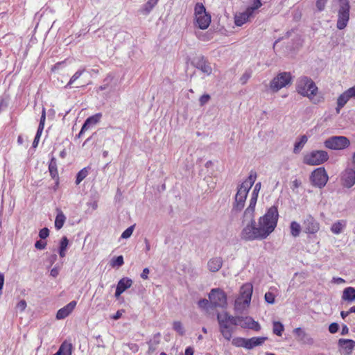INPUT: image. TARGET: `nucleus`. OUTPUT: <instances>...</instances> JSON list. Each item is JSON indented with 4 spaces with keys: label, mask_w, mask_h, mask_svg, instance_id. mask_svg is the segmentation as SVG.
Instances as JSON below:
<instances>
[{
    "label": "nucleus",
    "mask_w": 355,
    "mask_h": 355,
    "mask_svg": "<svg viewBox=\"0 0 355 355\" xmlns=\"http://www.w3.org/2000/svg\"><path fill=\"white\" fill-rule=\"evenodd\" d=\"M284 330V325L280 322L275 321L273 322L272 331L275 334L281 336Z\"/></svg>",
    "instance_id": "473e14b6"
},
{
    "label": "nucleus",
    "mask_w": 355,
    "mask_h": 355,
    "mask_svg": "<svg viewBox=\"0 0 355 355\" xmlns=\"http://www.w3.org/2000/svg\"><path fill=\"white\" fill-rule=\"evenodd\" d=\"M69 244V240L67 236H63L60 241V249L62 250H67Z\"/></svg>",
    "instance_id": "79ce46f5"
},
{
    "label": "nucleus",
    "mask_w": 355,
    "mask_h": 355,
    "mask_svg": "<svg viewBox=\"0 0 355 355\" xmlns=\"http://www.w3.org/2000/svg\"><path fill=\"white\" fill-rule=\"evenodd\" d=\"M17 309H19L20 311H23L25 310L26 307V302L24 300H21L19 301L17 304Z\"/></svg>",
    "instance_id": "09e8293b"
},
{
    "label": "nucleus",
    "mask_w": 355,
    "mask_h": 355,
    "mask_svg": "<svg viewBox=\"0 0 355 355\" xmlns=\"http://www.w3.org/2000/svg\"><path fill=\"white\" fill-rule=\"evenodd\" d=\"M84 71V69L77 71L70 78L69 81L68 82L65 87L67 88L68 87H71L73 84V83L81 76Z\"/></svg>",
    "instance_id": "e433bc0d"
},
{
    "label": "nucleus",
    "mask_w": 355,
    "mask_h": 355,
    "mask_svg": "<svg viewBox=\"0 0 355 355\" xmlns=\"http://www.w3.org/2000/svg\"><path fill=\"white\" fill-rule=\"evenodd\" d=\"M329 159L328 153L325 150H313L304 157V163L310 165H320Z\"/></svg>",
    "instance_id": "1a4fd4ad"
},
{
    "label": "nucleus",
    "mask_w": 355,
    "mask_h": 355,
    "mask_svg": "<svg viewBox=\"0 0 355 355\" xmlns=\"http://www.w3.org/2000/svg\"><path fill=\"white\" fill-rule=\"evenodd\" d=\"M77 304L76 301H71L64 307L59 309L56 313V318L62 320L67 318L75 309Z\"/></svg>",
    "instance_id": "6ab92c4d"
},
{
    "label": "nucleus",
    "mask_w": 355,
    "mask_h": 355,
    "mask_svg": "<svg viewBox=\"0 0 355 355\" xmlns=\"http://www.w3.org/2000/svg\"><path fill=\"white\" fill-rule=\"evenodd\" d=\"M342 299L345 301L352 302L355 300V288L347 287L343 292Z\"/></svg>",
    "instance_id": "393cba45"
},
{
    "label": "nucleus",
    "mask_w": 355,
    "mask_h": 355,
    "mask_svg": "<svg viewBox=\"0 0 355 355\" xmlns=\"http://www.w3.org/2000/svg\"><path fill=\"white\" fill-rule=\"evenodd\" d=\"M324 146L330 150H342L350 146V141L345 136H332L324 141Z\"/></svg>",
    "instance_id": "6e6552de"
},
{
    "label": "nucleus",
    "mask_w": 355,
    "mask_h": 355,
    "mask_svg": "<svg viewBox=\"0 0 355 355\" xmlns=\"http://www.w3.org/2000/svg\"><path fill=\"white\" fill-rule=\"evenodd\" d=\"M338 324L336 322L331 323L329 327V331L331 334H335L338 330Z\"/></svg>",
    "instance_id": "8fccbe9b"
},
{
    "label": "nucleus",
    "mask_w": 355,
    "mask_h": 355,
    "mask_svg": "<svg viewBox=\"0 0 355 355\" xmlns=\"http://www.w3.org/2000/svg\"><path fill=\"white\" fill-rule=\"evenodd\" d=\"M253 291L250 283L244 284L240 289L239 296L236 299L234 306L236 310L243 311L249 306Z\"/></svg>",
    "instance_id": "39448f33"
},
{
    "label": "nucleus",
    "mask_w": 355,
    "mask_h": 355,
    "mask_svg": "<svg viewBox=\"0 0 355 355\" xmlns=\"http://www.w3.org/2000/svg\"><path fill=\"white\" fill-rule=\"evenodd\" d=\"M134 227H135V226L132 225V226L129 227L128 228H127L122 233L121 237L122 239H128V238H129L132 234V232H133V230H134Z\"/></svg>",
    "instance_id": "ea45409f"
},
{
    "label": "nucleus",
    "mask_w": 355,
    "mask_h": 355,
    "mask_svg": "<svg viewBox=\"0 0 355 355\" xmlns=\"http://www.w3.org/2000/svg\"><path fill=\"white\" fill-rule=\"evenodd\" d=\"M132 285V280L128 277L121 279L116 286L115 297H119L125 290L130 288Z\"/></svg>",
    "instance_id": "a211bd4d"
},
{
    "label": "nucleus",
    "mask_w": 355,
    "mask_h": 355,
    "mask_svg": "<svg viewBox=\"0 0 355 355\" xmlns=\"http://www.w3.org/2000/svg\"><path fill=\"white\" fill-rule=\"evenodd\" d=\"M341 182L343 186L351 188L355 184V169L347 168L341 175Z\"/></svg>",
    "instance_id": "4468645a"
},
{
    "label": "nucleus",
    "mask_w": 355,
    "mask_h": 355,
    "mask_svg": "<svg viewBox=\"0 0 355 355\" xmlns=\"http://www.w3.org/2000/svg\"><path fill=\"white\" fill-rule=\"evenodd\" d=\"M72 344L67 341H64L60 346L58 351L53 355H72Z\"/></svg>",
    "instance_id": "4be33fe9"
},
{
    "label": "nucleus",
    "mask_w": 355,
    "mask_h": 355,
    "mask_svg": "<svg viewBox=\"0 0 355 355\" xmlns=\"http://www.w3.org/2000/svg\"><path fill=\"white\" fill-rule=\"evenodd\" d=\"M46 246V242L41 240L37 241L35 243V248L38 250H44Z\"/></svg>",
    "instance_id": "a18cd8bd"
},
{
    "label": "nucleus",
    "mask_w": 355,
    "mask_h": 355,
    "mask_svg": "<svg viewBox=\"0 0 355 355\" xmlns=\"http://www.w3.org/2000/svg\"><path fill=\"white\" fill-rule=\"evenodd\" d=\"M201 70L207 74H210L212 71L211 67L209 65L205 64L201 67Z\"/></svg>",
    "instance_id": "6e6d98bb"
},
{
    "label": "nucleus",
    "mask_w": 355,
    "mask_h": 355,
    "mask_svg": "<svg viewBox=\"0 0 355 355\" xmlns=\"http://www.w3.org/2000/svg\"><path fill=\"white\" fill-rule=\"evenodd\" d=\"M291 234L293 237H297L301 232V226L296 221H292L290 225Z\"/></svg>",
    "instance_id": "7c9ffc66"
},
{
    "label": "nucleus",
    "mask_w": 355,
    "mask_h": 355,
    "mask_svg": "<svg viewBox=\"0 0 355 355\" xmlns=\"http://www.w3.org/2000/svg\"><path fill=\"white\" fill-rule=\"evenodd\" d=\"M327 0H317L316 7L319 11H322L326 6Z\"/></svg>",
    "instance_id": "c03bdc74"
},
{
    "label": "nucleus",
    "mask_w": 355,
    "mask_h": 355,
    "mask_svg": "<svg viewBox=\"0 0 355 355\" xmlns=\"http://www.w3.org/2000/svg\"><path fill=\"white\" fill-rule=\"evenodd\" d=\"M49 236V230L47 227H44L42 230H40L39 232V236L42 239H45Z\"/></svg>",
    "instance_id": "37998d69"
},
{
    "label": "nucleus",
    "mask_w": 355,
    "mask_h": 355,
    "mask_svg": "<svg viewBox=\"0 0 355 355\" xmlns=\"http://www.w3.org/2000/svg\"><path fill=\"white\" fill-rule=\"evenodd\" d=\"M209 303V301L206 299H202V300H200L199 302H198V306L200 307V308H205Z\"/></svg>",
    "instance_id": "13d9d810"
},
{
    "label": "nucleus",
    "mask_w": 355,
    "mask_h": 355,
    "mask_svg": "<svg viewBox=\"0 0 355 355\" xmlns=\"http://www.w3.org/2000/svg\"><path fill=\"white\" fill-rule=\"evenodd\" d=\"M308 138L306 135H302L299 139V141H296L294 145L293 152L298 153L300 150L304 147L305 144L307 142Z\"/></svg>",
    "instance_id": "c756f323"
},
{
    "label": "nucleus",
    "mask_w": 355,
    "mask_h": 355,
    "mask_svg": "<svg viewBox=\"0 0 355 355\" xmlns=\"http://www.w3.org/2000/svg\"><path fill=\"white\" fill-rule=\"evenodd\" d=\"M102 118V114L101 113H96L94 115H92L89 117H88L84 124L83 125L81 130L79 132V136H80L82 134H83L85 131H87L88 129H89L92 126L97 124L101 119Z\"/></svg>",
    "instance_id": "f3484780"
},
{
    "label": "nucleus",
    "mask_w": 355,
    "mask_h": 355,
    "mask_svg": "<svg viewBox=\"0 0 355 355\" xmlns=\"http://www.w3.org/2000/svg\"><path fill=\"white\" fill-rule=\"evenodd\" d=\"M88 175V170L87 168H83L77 174L76 184H79Z\"/></svg>",
    "instance_id": "f704fd0d"
},
{
    "label": "nucleus",
    "mask_w": 355,
    "mask_h": 355,
    "mask_svg": "<svg viewBox=\"0 0 355 355\" xmlns=\"http://www.w3.org/2000/svg\"><path fill=\"white\" fill-rule=\"evenodd\" d=\"M328 175L324 167L315 169L310 177L313 185L319 188L324 187L328 181Z\"/></svg>",
    "instance_id": "f8f14e48"
},
{
    "label": "nucleus",
    "mask_w": 355,
    "mask_h": 355,
    "mask_svg": "<svg viewBox=\"0 0 355 355\" xmlns=\"http://www.w3.org/2000/svg\"><path fill=\"white\" fill-rule=\"evenodd\" d=\"M256 178V172L251 171L248 178L241 184L235 196L236 209L241 210L243 207L248 191L254 183Z\"/></svg>",
    "instance_id": "7ed1b4c3"
},
{
    "label": "nucleus",
    "mask_w": 355,
    "mask_h": 355,
    "mask_svg": "<svg viewBox=\"0 0 355 355\" xmlns=\"http://www.w3.org/2000/svg\"><path fill=\"white\" fill-rule=\"evenodd\" d=\"M159 0H148V1L143 5L140 9L141 14L148 15L153 9L157 6Z\"/></svg>",
    "instance_id": "b1692460"
},
{
    "label": "nucleus",
    "mask_w": 355,
    "mask_h": 355,
    "mask_svg": "<svg viewBox=\"0 0 355 355\" xmlns=\"http://www.w3.org/2000/svg\"><path fill=\"white\" fill-rule=\"evenodd\" d=\"M194 15L198 28L207 29L211 23V15L206 12V8L202 3H197L195 5Z\"/></svg>",
    "instance_id": "423d86ee"
},
{
    "label": "nucleus",
    "mask_w": 355,
    "mask_h": 355,
    "mask_svg": "<svg viewBox=\"0 0 355 355\" xmlns=\"http://www.w3.org/2000/svg\"><path fill=\"white\" fill-rule=\"evenodd\" d=\"M346 220H340L335 222L331 227V231L335 234H340L346 227Z\"/></svg>",
    "instance_id": "a878e982"
},
{
    "label": "nucleus",
    "mask_w": 355,
    "mask_h": 355,
    "mask_svg": "<svg viewBox=\"0 0 355 355\" xmlns=\"http://www.w3.org/2000/svg\"><path fill=\"white\" fill-rule=\"evenodd\" d=\"M159 343V342H157L155 345L152 344L151 343H149V347L148 349V354L149 355H151L155 350H156V345Z\"/></svg>",
    "instance_id": "4d7b16f0"
},
{
    "label": "nucleus",
    "mask_w": 355,
    "mask_h": 355,
    "mask_svg": "<svg viewBox=\"0 0 355 355\" xmlns=\"http://www.w3.org/2000/svg\"><path fill=\"white\" fill-rule=\"evenodd\" d=\"M193 349L191 347H188L185 349V355H193Z\"/></svg>",
    "instance_id": "e2e57ef3"
},
{
    "label": "nucleus",
    "mask_w": 355,
    "mask_h": 355,
    "mask_svg": "<svg viewBox=\"0 0 355 355\" xmlns=\"http://www.w3.org/2000/svg\"><path fill=\"white\" fill-rule=\"evenodd\" d=\"M66 220V217L64 216V214H63V212L58 209V214H57V216L55 217V227L57 230H60L64 224V222Z\"/></svg>",
    "instance_id": "c85d7f7f"
},
{
    "label": "nucleus",
    "mask_w": 355,
    "mask_h": 355,
    "mask_svg": "<svg viewBox=\"0 0 355 355\" xmlns=\"http://www.w3.org/2000/svg\"><path fill=\"white\" fill-rule=\"evenodd\" d=\"M222 266L223 260L220 257L212 258L207 263L208 268L211 272L218 271L221 268Z\"/></svg>",
    "instance_id": "412c9836"
},
{
    "label": "nucleus",
    "mask_w": 355,
    "mask_h": 355,
    "mask_svg": "<svg viewBox=\"0 0 355 355\" xmlns=\"http://www.w3.org/2000/svg\"><path fill=\"white\" fill-rule=\"evenodd\" d=\"M261 182H258L255 184L253 191L252 193V196L256 195V196H258L259 192L261 189Z\"/></svg>",
    "instance_id": "5fc2aeb1"
},
{
    "label": "nucleus",
    "mask_w": 355,
    "mask_h": 355,
    "mask_svg": "<svg viewBox=\"0 0 355 355\" xmlns=\"http://www.w3.org/2000/svg\"><path fill=\"white\" fill-rule=\"evenodd\" d=\"M333 282L340 284L345 282V279L341 277H334Z\"/></svg>",
    "instance_id": "052dcab7"
},
{
    "label": "nucleus",
    "mask_w": 355,
    "mask_h": 355,
    "mask_svg": "<svg viewBox=\"0 0 355 355\" xmlns=\"http://www.w3.org/2000/svg\"><path fill=\"white\" fill-rule=\"evenodd\" d=\"M349 99V97L347 96L345 92H344L338 96L337 99V107L336 108L337 113L340 112V109L345 106V105Z\"/></svg>",
    "instance_id": "cd10ccee"
},
{
    "label": "nucleus",
    "mask_w": 355,
    "mask_h": 355,
    "mask_svg": "<svg viewBox=\"0 0 355 355\" xmlns=\"http://www.w3.org/2000/svg\"><path fill=\"white\" fill-rule=\"evenodd\" d=\"M210 99V96L209 94H203L200 96L199 101L201 105H204L207 103Z\"/></svg>",
    "instance_id": "de8ad7c7"
},
{
    "label": "nucleus",
    "mask_w": 355,
    "mask_h": 355,
    "mask_svg": "<svg viewBox=\"0 0 355 355\" xmlns=\"http://www.w3.org/2000/svg\"><path fill=\"white\" fill-rule=\"evenodd\" d=\"M232 344L234 346H236V347H243L246 348V346H247V339L243 338H234L232 340Z\"/></svg>",
    "instance_id": "c9c22d12"
},
{
    "label": "nucleus",
    "mask_w": 355,
    "mask_h": 355,
    "mask_svg": "<svg viewBox=\"0 0 355 355\" xmlns=\"http://www.w3.org/2000/svg\"><path fill=\"white\" fill-rule=\"evenodd\" d=\"M50 274L52 277H56L59 274V270L57 268H53L51 269Z\"/></svg>",
    "instance_id": "680f3d73"
},
{
    "label": "nucleus",
    "mask_w": 355,
    "mask_h": 355,
    "mask_svg": "<svg viewBox=\"0 0 355 355\" xmlns=\"http://www.w3.org/2000/svg\"><path fill=\"white\" fill-rule=\"evenodd\" d=\"M173 327L174 330L178 332L180 336H183L184 334V329L180 321H175L173 324Z\"/></svg>",
    "instance_id": "4c0bfd02"
},
{
    "label": "nucleus",
    "mask_w": 355,
    "mask_h": 355,
    "mask_svg": "<svg viewBox=\"0 0 355 355\" xmlns=\"http://www.w3.org/2000/svg\"><path fill=\"white\" fill-rule=\"evenodd\" d=\"M49 171L53 179L58 180V171L57 168V162L55 157H52L49 164Z\"/></svg>",
    "instance_id": "bb28decb"
},
{
    "label": "nucleus",
    "mask_w": 355,
    "mask_h": 355,
    "mask_svg": "<svg viewBox=\"0 0 355 355\" xmlns=\"http://www.w3.org/2000/svg\"><path fill=\"white\" fill-rule=\"evenodd\" d=\"M349 98H355V85L345 91Z\"/></svg>",
    "instance_id": "603ef678"
},
{
    "label": "nucleus",
    "mask_w": 355,
    "mask_h": 355,
    "mask_svg": "<svg viewBox=\"0 0 355 355\" xmlns=\"http://www.w3.org/2000/svg\"><path fill=\"white\" fill-rule=\"evenodd\" d=\"M4 284V275L0 273V291L2 290Z\"/></svg>",
    "instance_id": "69168bd1"
},
{
    "label": "nucleus",
    "mask_w": 355,
    "mask_h": 355,
    "mask_svg": "<svg viewBox=\"0 0 355 355\" xmlns=\"http://www.w3.org/2000/svg\"><path fill=\"white\" fill-rule=\"evenodd\" d=\"M292 76L288 72H282L279 73L270 82V89L274 92H277L284 87L291 83Z\"/></svg>",
    "instance_id": "9b49d317"
},
{
    "label": "nucleus",
    "mask_w": 355,
    "mask_h": 355,
    "mask_svg": "<svg viewBox=\"0 0 355 355\" xmlns=\"http://www.w3.org/2000/svg\"><path fill=\"white\" fill-rule=\"evenodd\" d=\"M217 320L219 324L220 332L225 339L230 340L232 337L233 329L231 325H234L237 318L230 315L227 312L218 313Z\"/></svg>",
    "instance_id": "20e7f679"
},
{
    "label": "nucleus",
    "mask_w": 355,
    "mask_h": 355,
    "mask_svg": "<svg viewBox=\"0 0 355 355\" xmlns=\"http://www.w3.org/2000/svg\"><path fill=\"white\" fill-rule=\"evenodd\" d=\"M265 300L269 304H273L275 302V296L271 292H267L264 296Z\"/></svg>",
    "instance_id": "a19ab883"
},
{
    "label": "nucleus",
    "mask_w": 355,
    "mask_h": 355,
    "mask_svg": "<svg viewBox=\"0 0 355 355\" xmlns=\"http://www.w3.org/2000/svg\"><path fill=\"white\" fill-rule=\"evenodd\" d=\"M125 313V310L124 309L118 310L114 315L111 316V318L114 320H116L121 318L122 315H123V313Z\"/></svg>",
    "instance_id": "3c124183"
},
{
    "label": "nucleus",
    "mask_w": 355,
    "mask_h": 355,
    "mask_svg": "<svg viewBox=\"0 0 355 355\" xmlns=\"http://www.w3.org/2000/svg\"><path fill=\"white\" fill-rule=\"evenodd\" d=\"M253 15L245 9L243 12H238L234 15V22L235 26L241 27L250 21Z\"/></svg>",
    "instance_id": "dca6fc26"
},
{
    "label": "nucleus",
    "mask_w": 355,
    "mask_h": 355,
    "mask_svg": "<svg viewBox=\"0 0 355 355\" xmlns=\"http://www.w3.org/2000/svg\"><path fill=\"white\" fill-rule=\"evenodd\" d=\"M349 332V329L346 325H343L342 328L341 334L345 335L347 334Z\"/></svg>",
    "instance_id": "774afa93"
},
{
    "label": "nucleus",
    "mask_w": 355,
    "mask_h": 355,
    "mask_svg": "<svg viewBox=\"0 0 355 355\" xmlns=\"http://www.w3.org/2000/svg\"><path fill=\"white\" fill-rule=\"evenodd\" d=\"M304 232L307 234H315L320 230L319 223L311 216H309L304 221Z\"/></svg>",
    "instance_id": "2eb2a0df"
},
{
    "label": "nucleus",
    "mask_w": 355,
    "mask_h": 355,
    "mask_svg": "<svg viewBox=\"0 0 355 355\" xmlns=\"http://www.w3.org/2000/svg\"><path fill=\"white\" fill-rule=\"evenodd\" d=\"M210 304L214 307L225 308L227 305V297L222 289L213 288L209 294Z\"/></svg>",
    "instance_id": "9d476101"
},
{
    "label": "nucleus",
    "mask_w": 355,
    "mask_h": 355,
    "mask_svg": "<svg viewBox=\"0 0 355 355\" xmlns=\"http://www.w3.org/2000/svg\"><path fill=\"white\" fill-rule=\"evenodd\" d=\"M236 322L234 323L235 326H240L242 328L252 329L255 331H259L261 329L259 322L251 317L236 316Z\"/></svg>",
    "instance_id": "ddd939ff"
},
{
    "label": "nucleus",
    "mask_w": 355,
    "mask_h": 355,
    "mask_svg": "<svg viewBox=\"0 0 355 355\" xmlns=\"http://www.w3.org/2000/svg\"><path fill=\"white\" fill-rule=\"evenodd\" d=\"M257 198L256 195H251L250 205L244 212L245 217L252 219L251 224L244 227L241 232V238L245 241L261 240L267 238L274 231L277 224L279 217L277 207L272 206L264 216L259 219V226H255L253 217Z\"/></svg>",
    "instance_id": "f257e3e1"
},
{
    "label": "nucleus",
    "mask_w": 355,
    "mask_h": 355,
    "mask_svg": "<svg viewBox=\"0 0 355 355\" xmlns=\"http://www.w3.org/2000/svg\"><path fill=\"white\" fill-rule=\"evenodd\" d=\"M266 340V337H253L250 339H247L246 349H250L257 346L261 345Z\"/></svg>",
    "instance_id": "5701e85b"
},
{
    "label": "nucleus",
    "mask_w": 355,
    "mask_h": 355,
    "mask_svg": "<svg viewBox=\"0 0 355 355\" xmlns=\"http://www.w3.org/2000/svg\"><path fill=\"white\" fill-rule=\"evenodd\" d=\"M40 139V138L37 137L36 136L35 137V139H34L33 142V148H36L38 146Z\"/></svg>",
    "instance_id": "338daca9"
},
{
    "label": "nucleus",
    "mask_w": 355,
    "mask_h": 355,
    "mask_svg": "<svg viewBox=\"0 0 355 355\" xmlns=\"http://www.w3.org/2000/svg\"><path fill=\"white\" fill-rule=\"evenodd\" d=\"M339 9L336 26L338 29H344L349 20L350 5L349 0H338Z\"/></svg>",
    "instance_id": "0eeeda50"
},
{
    "label": "nucleus",
    "mask_w": 355,
    "mask_h": 355,
    "mask_svg": "<svg viewBox=\"0 0 355 355\" xmlns=\"http://www.w3.org/2000/svg\"><path fill=\"white\" fill-rule=\"evenodd\" d=\"M149 274L148 268H146L143 270L142 273L141 274V277L144 279H148V275Z\"/></svg>",
    "instance_id": "bf43d9fd"
},
{
    "label": "nucleus",
    "mask_w": 355,
    "mask_h": 355,
    "mask_svg": "<svg viewBox=\"0 0 355 355\" xmlns=\"http://www.w3.org/2000/svg\"><path fill=\"white\" fill-rule=\"evenodd\" d=\"M252 6L247 7L246 9L254 16L255 10L262 6V3L260 0H252Z\"/></svg>",
    "instance_id": "72a5a7b5"
},
{
    "label": "nucleus",
    "mask_w": 355,
    "mask_h": 355,
    "mask_svg": "<svg viewBox=\"0 0 355 355\" xmlns=\"http://www.w3.org/2000/svg\"><path fill=\"white\" fill-rule=\"evenodd\" d=\"M45 120H46V110L44 107H43L42 112V115H41L40 120L39 126L44 128Z\"/></svg>",
    "instance_id": "49530a36"
},
{
    "label": "nucleus",
    "mask_w": 355,
    "mask_h": 355,
    "mask_svg": "<svg viewBox=\"0 0 355 355\" xmlns=\"http://www.w3.org/2000/svg\"><path fill=\"white\" fill-rule=\"evenodd\" d=\"M124 263V261H123V257L122 255H120V256H118L115 258H114L112 260V267H115V266H118V267H120Z\"/></svg>",
    "instance_id": "58836bf2"
},
{
    "label": "nucleus",
    "mask_w": 355,
    "mask_h": 355,
    "mask_svg": "<svg viewBox=\"0 0 355 355\" xmlns=\"http://www.w3.org/2000/svg\"><path fill=\"white\" fill-rule=\"evenodd\" d=\"M44 128V127L38 126V128H37V133H36V135H35L37 137L40 138Z\"/></svg>",
    "instance_id": "0e129e2a"
},
{
    "label": "nucleus",
    "mask_w": 355,
    "mask_h": 355,
    "mask_svg": "<svg viewBox=\"0 0 355 355\" xmlns=\"http://www.w3.org/2000/svg\"><path fill=\"white\" fill-rule=\"evenodd\" d=\"M295 335L297 336V340L300 342L305 343L307 338V334L301 328L297 327L293 330Z\"/></svg>",
    "instance_id": "2f4dec72"
},
{
    "label": "nucleus",
    "mask_w": 355,
    "mask_h": 355,
    "mask_svg": "<svg viewBox=\"0 0 355 355\" xmlns=\"http://www.w3.org/2000/svg\"><path fill=\"white\" fill-rule=\"evenodd\" d=\"M296 89L300 94L308 97L314 104H318L324 101L322 95H317L318 87L311 78L307 77L300 78L297 80Z\"/></svg>",
    "instance_id": "f03ea898"
},
{
    "label": "nucleus",
    "mask_w": 355,
    "mask_h": 355,
    "mask_svg": "<svg viewBox=\"0 0 355 355\" xmlns=\"http://www.w3.org/2000/svg\"><path fill=\"white\" fill-rule=\"evenodd\" d=\"M338 345L345 354H350L355 347V341L352 339L340 338L338 340Z\"/></svg>",
    "instance_id": "aec40b11"
},
{
    "label": "nucleus",
    "mask_w": 355,
    "mask_h": 355,
    "mask_svg": "<svg viewBox=\"0 0 355 355\" xmlns=\"http://www.w3.org/2000/svg\"><path fill=\"white\" fill-rule=\"evenodd\" d=\"M251 74L249 72H245L241 78V82L242 84H245L248 79L250 78Z\"/></svg>",
    "instance_id": "864d4df0"
}]
</instances>
